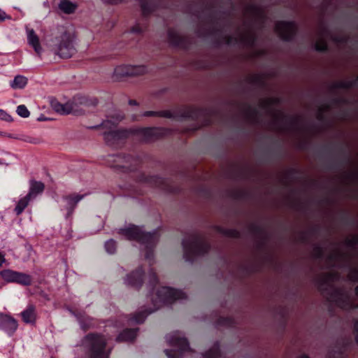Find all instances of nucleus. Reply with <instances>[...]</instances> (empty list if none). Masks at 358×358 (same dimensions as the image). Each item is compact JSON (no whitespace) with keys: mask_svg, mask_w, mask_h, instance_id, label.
Masks as SVG:
<instances>
[{"mask_svg":"<svg viewBox=\"0 0 358 358\" xmlns=\"http://www.w3.org/2000/svg\"><path fill=\"white\" fill-rule=\"evenodd\" d=\"M51 106L52 108L57 113L61 114H70L73 113L76 115L81 114V112H79L76 109L77 103L76 100L73 102H68L65 104H62L57 101H53L51 102Z\"/></svg>","mask_w":358,"mask_h":358,"instance_id":"13","label":"nucleus"},{"mask_svg":"<svg viewBox=\"0 0 358 358\" xmlns=\"http://www.w3.org/2000/svg\"><path fill=\"white\" fill-rule=\"evenodd\" d=\"M116 159L115 161L116 162H124V164L122 165H117V166L119 168H122V169H126V170H128V171H133L134 169L132 167H131L129 164H131L133 162L136 164V162H138V159H136V158H134L133 157L130 156V155H127V156H121V155H117L116 157Z\"/></svg>","mask_w":358,"mask_h":358,"instance_id":"20","label":"nucleus"},{"mask_svg":"<svg viewBox=\"0 0 358 358\" xmlns=\"http://www.w3.org/2000/svg\"><path fill=\"white\" fill-rule=\"evenodd\" d=\"M158 280L156 274L151 270L150 272V285L152 287H155L157 284Z\"/></svg>","mask_w":358,"mask_h":358,"instance_id":"35","label":"nucleus"},{"mask_svg":"<svg viewBox=\"0 0 358 358\" xmlns=\"http://www.w3.org/2000/svg\"><path fill=\"white\" fill-rule=\"evenodd\" d=\"M17 321L12 316L0 313V330L4 331L8 335L12 336L17 329Z\"/></svg>","mask_w":358,"mask_h":358,"instance_id":"11","label":"nucleus"},{"mask_svg":"<svg viewBox=\"0 0 358 358\" xmlns=\"http://www.w3.org/2000/svg\"><path fill=\"white\" fill-rule=\"evenodd\" d=\"M87 358H110L111 349L107 348V339L102 334H89L82 340Z\"/></svg>","mask_w":358,"mask_h":358,"instance_id":"4","label":"nucleus"},{"mask_svg":"<svg viewBox=\"0 0 358 358\" xmlns=\"http://www.w3.org/2000/svg\"><path fill=\"white\" fill-rule=\"evenodd\" d=\"M314 255L318 258L320 259L322 257V250L320 248L316 247L314 248Z\"/></svg>","mask_w":358,"mask_h":358,"instance_id":"37","label":"nucleus"},{"mask_svg":"<svg viewBox=\"0 0 358 358\" xmlns=\"http://www.w3.org/2000/svg\"><path fill=\"white\" fill-rule=\"evenodd\" d=\"M348 278L350 280L358 281V268L351 270L348 274Z\"/></svg>","mask_w":358,"mask_h":358,"instance_id":"34","label":"nucleus"},{"mask_svg":"<svg viewBox=\"0 0 358 358\" xmlns=\"http://www.w3.org/2000/svg\"><path fill=\"white\" fill-rule=\"evenodd\" d=\"M28 43L34 49L35 52L40 55L42 48L40 45L39 38L34 29L27 30Z\"/></svg>","mask_w":358,"mask_h":358,"instance_id":"18","label":"nucleus"},{"mask_svg":"<svg viewBox=\"0 0 358 358\" xmlns=\"http://www.w3.org/2000/svg\"><path fill=\"white\" fill-rule=\"evenodd\" d=\"M356 295L358 296V286L355 288Z\"/></svg>","mask_w":358,"mask_h":358,"instance_id":"47","label":"nucleus"},{"mask_svg":"<svg viewBox=\"0 0 358 358\" xmlns=\"http://www.w3.org/2000/svg\"><path fill=\"white\" fill-rule=\"evenodd\" d=\"M240 41L243 43L250 45L253 43L254 38L252 34L250 32H248L245 35L241 37Z\"/></svg>","mask_w":358,"mask_h":358,"instance_id":"32","label":"nucleus"},{"mask_svg":"<svg viewBox=\"0 0 358 358\" xmlns=\"http://www.w3.org/2000/svg\"><path fill=\"white\" fill-rule=\"evenodd\" d=\"M144 117H150V116H159L167 118H176L178 116L185 118H193V108H187L180 115L175 114L170 110H161V111H145L142 115Z\"/></svg>","mask_w":358,"mask_h":358,"instance_id":"10","label":"nucleus"},{"mask_svg":"<svg viewBox=\"0 0 358 358\" xmlns=\"http://www.w3.org/2000/svg\"><path fill=\"white\" fill-rule=\"evenodd\" d=\"M338 257V255L337 254H334L330 256L329 257V264H332L333 262L335 261V259Z\"/></svg>","mask_w":358,"mask_h":358,"instance_id":"42","label":"nucleus"},{"mask_svg":"<svg viewBox=\"0 0 358 358\" xmlns=\"http://www.w3.org/2000/svg\"><path fill=\"white\" fill-rule=\"evenodd\" d=\"M16 112L22 117H28L30 113L24 105H20L17 107Z\"/></svg>","mask_w":358,"mask_h":358,"instance_id":"30","label":"nucleus"},{"mask_svg":"<svg viewBox=\"0 0 358 358\" xmlns=\"http://www.w3.org/2000/svg\"><path fill=\"white\" fill-rule=\"evenodd\" d=\"M6 163L3 162V160L0 159V164H5Z\"/></svg>","mask_w":358,"mask_h":358,"instance_id":"48","label":"nucleus"},{"mask_svg":"<svg viewBox=\"0 0 358 358\" xmlns=\"http://www.w3.org/2000/svg\"><path fill=\"white\" fill-rule=\"evenodd\" d=\"M31 201V199L27 195L20 198L17 201L15 208H14V212L15 213V214L17 215H20V214H22Z\"/></svg>","mask_w":358,"mask_h":358,"instance_id":"22","label":"nucleus"},{"mask_svg":"<svg viewBox=\"0 0 358 358\" xmlns=\"http://www.w3.org/2000/svg\"><path fill=\"white\" fill-rule=\"evenodd\" d=\"M147 69L145 66L120 65L114 70V76L117 78L124 76H134L143 74Z\"/></svg>","mask_w":358,"mask_h":358,"instance_id":"8","label":"nucleus"},{"mask_svg":"<svg viewBox=\"0 0 358 358\" xmlns=\"http://www.w3.org/2000/svg\"><path fill=\"white\" fill-rule=\"evenodd\" d=\"M20 316L24 323L34 324L37 319L36 306L34 304H28L26 308L21 312Z\"/></svg>","mask_w":358,"mask_h":358,"instance_id":"15","label":"nucleus"},{"mask_svg":"<svg viewBox=\"0 0 358 358\" xmlns=\"http://www.w3.org/2000/svg\"><path fill=\"white\" fill-rule=\"evenodd\" d=\"M143 270L141 268L134 272H132L127 276L124 280V283L128 286H131L137 289L140 288L142 286L143 282Z\"/></svg>","mask_w":358,"mask_h":358,"instance_id":"14","label":"nucleus"},{"mask_svg":"<svg viewBox=\"0 0 358 358\" xmlns=\"http://www.w3.org/2000/svg\"><path fill=\"white\" fill-rule=\"evenodd\" d=\"M184 258L187 262H193L198 257L207 253L209 245L199 235L192 234L182 241Z\"/></svg>","mask_w":358,"mask_h":358,"instance_id":"5","label":"nucleus"},{"mask_svg":"<svg viewBox=\"0 0 358 358\" xmlns=\"http://www.w3.org/2000/svg\"><path fill=\"white\" fill-rule=\"evenodd\" d=\"M129 105H137V102L135 100H130L129 101Z\"/></svg>","mask_w":358,"mask_h":358,"instance_id":"46","label":"nucleus"},{"mask_svg":"<svg viewBox=\"0 0 358 358\" xmlns=\"http://www.w3.org/2000/svg\"><path fill=\"white\" fill-rule=\"evenodd\" d=\"M141 6L143 15H146L153 10V6L148 0H141Z\"/></svg>","mask_w":358,"mask_h":358,"instance_id":"28","label":"nucleus"},{"mask_svg":"<svg viewBox=\"0 0 358 358\" xmlns=\"http://www.w3.org/2000/svg\"><path fill=\"white\" fill-rule=\"evenodd\" d=\"M315 49L320 51H324L327 49V45L323 40L318 41L315 43Z\"/></svg>","mask_w":358,"mask_h":358,"instance_id":"33","label":"nucleus"},{"mask_svg":"<svg viewBox=\"0 0 358 358\" xmlns=\"http://www.w3.org/2000/svg\"><path fill=\"white\" fill-rule=\"evenodd\" d=\"M169 41L174 46H179L181 43V38L179 34L173 31L169 30L168 32Z\"/></svg>","mask_w":358,"mask_h":358,"instance_id":"27","label":"nucleus"},{"mask_svg":"<svg viewBox=\"0 0 358 358\" xmlns=\"http://www.w3.org/2000/svg\"><path fill=\"white\" fill-rule=\"evenodd\" d=\"M54 50L61 58H70L76 52L74 38L70 33L64 32L55 38Z\"/></svg>","mask_w":358,"mask_h":358,"instance_id":"7","label":"nucleus"},{"mask_svg":"<svg viewBox=\"0 0 358 358\" xmlns=\"http://www.w3.org/2000/svg\"><path fill=\"white\" fill-rule=\"evenodd\" d=\"M142 31H143V30H142L141 28H139V27H138V26L134 27L132 28V29H131V32H133V33H140V32H141Z\"/></svg>","mask_w":358,"mask_h":358,"instance_id":"41","label":"nucleus"},{"mask_svg":"<svg viewBox=\"0 0 358 358\" xmlns=\"http://www.w3.org/2000/svg\"><path fill=\"white\" fill-rule=\"evenodd\" d=\"M220 346L218 343H215L211 349L202 355V358H219Z\"/></svg>","mask_w":358,"mask_h":358,"instance_id":"26","label":"nucleus"},{"mask_svg":"<svg viewBox=\"0 0 358 358\" xmlns=\"http://www.w3.org/2000/svg\"><path fill=\"white\" fill-rule=\"evenodd\" d=\"M122 119H123V116L122 115H118L113 120H107L103 122L101 125H102V127H106H106H110V125L115 126L117 124V122H120Z\"/></svg>","mask_w":358,"mask_h":358,"instance_id":"31","label":"nucleus"},{"mask_svg":"<svg viewBox=\"0 0 358 358\" xmlns=\"http://www.w3.org/2000/svg\"><path fill=\"white\" fill-rule=\"evenodd\" d=\"M138 330V329H127L118 335L116 340L118 342L132 341L136 338Z\"/></svg>","mask_w":358,"mask_h":358,"instance_id":"19","label":"nucleus"},{"mask_svg":"<svg viewBox=\"0 0 358 358\" xmlns=\"http://www.w3.org/2000/svg\"><path fill=\"white\" fill-rule=\"evenodd\" d=\"M339 86L342 87L348 88V87H350L351 86V85L348 83H341L339 84Z\"/></svg>","mask_w":358,"mask_h":358,"instance_id":"44","label":"nucleus"},{"mask_svg":"<svg viewBox=\"0 0 358 358\" xmlns=\"http://www.w3.org/2000/svg\"><path fill=\"white\" fill-rule=\"evenodd\" d=\"M44 189L45 185L42 182L30 180L29 192L27 195L33 200L36 199L38 194H42Z\"/></svg>","mask_w":358,"mask_h":358,"instance_id":"16","label":"nucleus"},{"mask_svg":"<svg viewBox=\"0 0 358 358\" xmlns=\"http://www.w3.org/2000/svg\"><path fill=\"white\" fill-rule=\"evenodd\" d=\"M11 17L7 15L3 10L0 9V22H3L6 20H10Z\"/></svg>","mask_w":358,"mask_h":358,"instance_id":"36","label":"nucleus"},{"mask_svg":"<svg viewBox=\"0 0 358 358\" xmlns=\"http://www.w3.org/2000/svg\"><path fill=\"white\" fill-rule=\"evenodd\" d=\"M6 259L5 255L0 251V267L2 266L3 264L5 263Z\"/></svg>","mask_w":358,"mask_h":358,"instance_id":"39","label":"nucleus"},{"mask_svg":"<svg viewBox=\"0 0 358 358\" xmlns=\"http://www.w3.org/2000/svg\"><path fill=\"white\" fill-rule=\"evenodd\" d=\"M23 286H29L32 283V278L25 273L16 271L14 282Z\"/></svg>","mask_w":358,"mask_h":358,"instance_id":"21","label":"nucleus"},{"mask_svg":"<svg viewBox=\"0 0 358 358\" xmlns=\"http://www.w3.org/2000/svg\"><path fill=\"white\" fill-rule=\"evenodd\" d=\"M59 8L64 13L71 14L75 11L76 5L69 0H61L59 4Z\"/></svg>","mask_w":358,"mask_h":358,"instance_id":"24","label":"nucleus"},{"mask_svg":"<svg viewBox=\"0 0 358 358\" xmlns=\"http://www.w3.org/2000/svg\"><path fill=\"white\" fill-rule=\"evenodd\" d=\"M275 31L285 41H290L296 31V25L293 22H278L275 26Z\"/></svg>","mask_w":358,"mask_h":358,"instance_id":"9","label":"nucleus"},{"mask_svg":"<svg viewBox=\"0 0 358 358\" xmlns=\"http://www.w3.org/2000/svg\"><path fill=\"white\" fill-rule=\"evenodd\" d=\"M79 103L80 104H83V105H85V98H80V99L79 100Z\"/></svg>","mask_w":358,"mask_h":358,"instance_id":"45","label":"nucleus"},{"mask_svg":"<svg viewBox=\"0 0 358 358\" xmlns=\"http://www.w3.org/2000/svg\"><path fill=\"white\" fill-rule=\"evenodd\" d=\"M105 2L109 3H117L119 2L122 1L123 0H103Z\"/></svg>","mask_w":358,"mask_h":358,"instance_id":"43","label":"nucleus"},{"mask_svg":"<svg viewBox=\"0 0 358 358\" xmlns=\"http://www.w3.org/2000/svg\"><path fill=\"white\" fill-rule=\"evenodd\" d=\"M16 271L3 269L0 271V277L8 283H13Z\"/></svg>","mask_w":358,"mask_h":358,"instance_id":"25","label":"nucleus"},{"mask_svg":"<svg viewBox=\"0 0 358 358\" xmlns=\"http://www.w3.org/2000/svg\"><path fill=\"white\" fill-rule=\"evenodd\" d=\"M27 84V78L25 76L18 75L10 82V85L13 89H23Z\"/></svg>","mask_w":358,"mask_h":358,"instance_id":"23","label":"nucleus"},{"mask_svg":"<svg viewBox=\"0 0 358 358\" xmlns=\"http://www.w3.org/2000/svg\"><path fill=\"white\" fill-rule=\"evenodd\" d=\"M355 330L356 332V341L358 344V321H356L355 323Z\"/></svg>","mask_w":358,"mask_h":358,"instance_id":"40","label":"nucleus"},{"mask_svg":"<svg viewBox=\"0 0 358 358\" xmlns=\"http://www.w3.org/2000/svg\"><path fill=\"white\" fill-rule=\"evenodd\" d=\"M299 358H309V357H307V356H306V355H304V356H301V357H299Z\"/></svg>","mask_w":358,"mask_h":358,"instance_id":"49","label":"nucleus"},{"mask_svg":"<svg viewBox=\"0 0 358 358\" xmlns=\"http://www.w3.org/2000/svg\"><path fill=\"white\" fill-rule=\"evenodd\" d=\"M80 324L81 328L84 330L89 329L91 326V323L85 324L82 320L80 321Z\"/></svg>","mask_w":358,"mask_h":358,"instance_id":"38","label":"nucleus"},{"mask_svg":"<svg viewBox=\"0 0 358 358\" xmlns=\"http://www.w3.org/2000/svg\"><path fill=\"white\" fill-rule=\"evenodd\" d=\"M166 340L169 345L178 348L176 351L165 350L169 358H181L183 352L192 350L187 340L179 331L166 335Z\"/></svg>","mask_w":358,"mask_h":358,"instance_id":"6","label":"nucleus"},{"mask_svg":"<svg viewBox=\"0 0 358 358\" xmlns=\"http://www.w3.org/2000/svg\"><path fill=\"white\" fill-rule=\"evenodd\" d=\"M119 234L124 236L129 241H136L143 246L142 250L145 251V259L151 261L153 257V248L157 244L159 235L157 231L145 232L138 226L131 224L124 229H120Z\"/></svg>","mask_w":358,"mask_h":358,"instance_id":"2","label":"nucleus"},{"mask_svg":"<svg viewBox=\"0 0 358 358\" xmlns=\"http://www.w3.org/2000/svg\"><path fill=\"white\" fill-rule=\"evenodd\" d=\"M133 131L126 129L110 130L103 133V137L106 142L113 145L114 143L122 138L129 137ZM134 132L139 136L143 141H152L165 134V130L159 127H148L135 129Z\"/></svg>","mask_w":358,"mask_h":358,"instance_id":"3","label":"nucleus"},{"mask_svg":"<svg viewBox=\"0 0 358 358\" xmlns=\"http://www.w3.org/2000/svg\"><path fill=\"white\" fill-rule=\"evenodd\" d=\"M338 279V275L335 273H327L321 275L319 278L320 289L323 290V287H331V284Z\"/></svg>","mask_w":358,"mask_h":358,"instance_id":"17","label":"nucleus"},{"mask_svg":"<svg viewBox=\"0 0 358 358\" xmlns=\"http://www.w3.org/2000/svg\"><path fill=\"white\" fill-rule=\"evenodd\" d=\"M117 248L116 242L113 240L110 239L107 241L105 243V249L106 252L109 254H113L115 253Z\"/></svg>","mask_w":358,"mask_h":358,"instance_id":"29","label":"nucleus"},{"mask_svg":"<svg viewBox=\"0 0 358 358\" xmlns=\"http://www.w3.org/2000/svg\"><path fill=\"white\" fill-rule=\"evenodd\" d=\"M85 195L71 194L63 197L65 202L64 209L66 210V219L71 217L78 203L84 198Z\"/></svg>","mask_w":358,"mask_h":358,"instance_id":"12","label":"nucleus"},{"mask_svg":"<svg viewBox=\"0 0 358 358\" xmlns=\"http://www.w3.org/2000/svg\"><path fill=\"white\" fill-rule=\"evenodd\" d=\"M3 113H4V111L3 110L0 109V115Z\"/></svg>","mask_w":358,"mask_h":358,"instance_id":"50","label":"nucleus"},{"mask_svg":"<svg viewBox=\"0 0 358 358\" xmlns=\"http://www.w3.org/2000/svg\"><path fill=\"white\" fill-rule=\"evenodd\" d=\"M187 299V295L181 290L176 289L169 287H162L158 289L156 293V297L152 298L154 308L139 312L129 318L131 322L137 324L143 323L146 317L159 309L164 305L172 304L177 301H182Z\"/></svg>","mask_w":358,"mask_h":358,"instance_id":"1","label":"nucleus"},{"mask_svg":"<svg viewBox=\"0 0 358 358\" xmlns=\"http://www.w3.org/2000/svg\"><path fill=\"white\" fill-rule=\"evenodd\" d=\"M51 358H53V357H51Z\"/></svg>","mask_w":358,"mask_h":358,"instance_id":"51","label":"nucleus"}]
</instances>
